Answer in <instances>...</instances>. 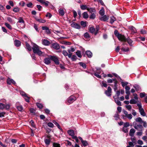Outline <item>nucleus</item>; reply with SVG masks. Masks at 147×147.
Segmentation results:
<instances>
[{
    "label": "nucleus",
    "mask_w": 147,
    "mask_h": 147,
    "mask_svg": "<svg viewBox=\"0 0 147 147\" xmlns=\"http://www.w3.org/2000/svg\"><path fill=\"white\" fill-rule=\"evenodd\" d=\"M86 53L88 57H92V53L91 52L89 51H86Z\"/></svg>",
    "instance_id": "24"
},
{
    "label": "nucleus",
    "mask_w": 147,
    "mask_h": 147,
    "mask_svg": "<svg viewBox=\"0 0 147 147\" xmlns=\"http://www.w3.org/2000/svg\"><path fill=\"white\" fill-rule=\"evenodd\" d=\"M87 10L91 14L92 13H96V10L94 8H88L87 9Z\"/></svg>",
    "instance_id": "20"
},
{
    "label": "nucleus",
    "mask_w": 147,
    "mask_h": 147,
    "mask_svg": "<svg viewBox=\"0 0 147 147\" xmlns=\"http://www.w3.org/2000/svg\"><path fill=\"white\" fill-rule=\"evenodd\" d=\"M129 29L131 31V34H134L137 32V31L136 29L133 26H130L129 27Z\"/></svg>",
    "instance_id": "14"
},
{
    "label": "nucleus",
    "mask_w": 147,
    "mask_h": 147,
    "mask_svg": "<svg viewBox=\"0 0 147 147\" xmlns=\"http://www.w3.org/2000/svg\"><path fill=\"white\" fill-rule=\"evenodd\" d=\"M44 63L46 64H49L51 63V59L49 58H45L44 60Z\"/></svg>",
    "instance_id": "22"
},
{
    "label": "nucleus",
    "mask_w": 147,
    "mask_h": 147,
    "mask_svg": "<svg viewBox=\"0 0 147 147\" xmlns=\"http://www.w3.org/2000/svg\"><path fill=\"white\" fill-rule=\"evenodd\" d=\"M102 86L106 87L107 86V84L106 83V82L105 81H103L102 82Z\"/></svg>",
    "instance_id": "41"
},
{
    "label": "nucleus",
    "mask_w": 147,
    "mask_h": 147,
    "mask_svg": "<svg viewBox=\"0 0 147 147\" xmlns=\"http://www.w3.org/2000/svg\"><path fill=\"white\" fill-rule=\"evenodd\" d=\"M135 131V130L134 129L132 128L131 129L129 133V136L131 137L133 136Z\"/></svg>",
    "instance_id": "21"
},
{
    "label": "nucleus",
    "mask_w": 147,
    "mask_h": 147,
    "mask_svg": "<svg viewBox=\"0 0 147 147\" xmlns=\"http://www.w3.org/2000/svg\"><path fill=\"white\" fill-rule=\"evenodd\" d=\"M77 57L75 55H73L71 58V60L73 61H76L77 59Z\"/></svg>",
    "instance_id": "43"
},
{
    "label": "nucleus",
    "mask_w": 147,
    "mask_h": 147,
    "mask_svg": "<svg viewBox=\"0 0 147 147\" xmlns=\"http://www.w3.org/2000/svg\"><path fill=\"white\" fill-rule=\"evenodd\" d=\"M114 34L120 40H125V38L124 36L119 34L117 30H116L115 31Z\"/></svg>",
    "instance_id": "4"
},
{
    "label": "nucleus",
    "mask_w": 147,
    "mask_h": 147,
    "mask_svg": "<svg viewBox=\"0 0 147 147\" xmlns=\"http://www.w3.org/2000/svg\"><path fill=\"white\" fill-rule=\"evenodd\" d=\"M137 105L139 107V112L140 114L143 116H145L146 115L145 113L144 110L142 107L141 104V103H138Z\"/></svg>",
    "instance_id": "5"
},
{
    "label": "nucleus",
    "mask_w": 147,
    "mask_h": 147,
    "mask_svg": "<svg viewBox=\"0 0 147 147\" xmlns=\"http://www.w3.org/2000/svg\"><path fill=\"white\" fill-rule=\"evenodd\" d=\"M112 92V89L111 87L109 86L107 90H106L105 92V93L108 96H111Z\"/></svg>",
    "instance_id": "8"
},
{
    "label": "nucleus",
    "mask_w": 147,
    "mask_h": 147,
    "mask_svg": "<svg viewBox=\"0 0 147 147\" xmlns=\"http://www.w3.org/2000/svg\"><path fill=\"white\" fill-rule=\"evenodd\" d=\"M58 12L59 15L61 16H63L65 14V10L63 9L60 8L59 9Z\"/></svg>",
    "instance_id": "19"
},
{
    "label": "nucleus",
    "mask_w": 147,
    "mask_h": 147,
    "mask_svg": "<svg viewBox=\"0 0 147 147\" xmlns=\"http://www.w3.org/2000/svg\"><path fill=\"white\" fill-rule=\"evenodd\" d=\"M125 40L123 41H127L130 45L131 46L132 45V43L133 42V41L131 40V39L129 38H128L127 39L125 38Z\"/></svg>",
    "instance_id": "23"
},
{
    "label": "nucleus",
    "mask_w": 147,
    "mask_h": 147,
    "mask_svg": "<svg viewBox=\"0 0 147 147\" xmlns=\"http://www.w3.org/2000/svg\"><path fill=\"white\" fill-rule=\"evenodd\" d=\"M20 94L23 96L25 97V98H24L26 102H29L30 98L28 96L27 94L23 92H21Z\"/></svg>",
    "instance_id": "6"
},
{
    "label": "nucleus",
    "mask_w": 147,
    "mask_h": 147,
    "mask_svg": "<svg viewBox=\"0 0 147 147\" xmlns=\"http://www.w3.org/2000/svg\"><path fill=\"white\" fill-rule=\"evenodd\" d=\"M84 37L85 38H88L90 37V36L89 34L87 33H85L84 35Z\"/></svg>",
    "instance_id": "45"
},
{
    "label": "nucleus",
    "mask_w": 147,
    "mask_h": 147,
    "mask_svg": "<svg viewBox=\"0 0 147 147\" xmlns=\"http://www.w3.org/2000/svg\"><path fill=\"white\" fill-rule=\"evenodd\" d=\"M36 105L37 107L40 109H42V108L43 106L41 104L38 103H36Z\"/></svg>",
    "instance_id": "37"
},
{
    "label": "nucleus",
    "mask_w": 147,
    "mask_h": 147,
    "mask_svg": "<svg viewBox=\"0 0 147 147\" xmlns=\"http://www.w3.org/2000/svg\"><path fill=\"white\" fill-rule=\"evenodd\" d=\"M81 25L83 27H85L86 26V22L83 21H82L80 22Z\"/></svg>",
    "instance_id": "47"
},
{
    "label": "nucleus",
    "mask_w": 147,
    "mask_h": 147,
    "mask_svg": "<svg viewBox=\"0 0 147 147\" xmlns=\"http://www.w3.org/2000/svg\"><path fill=\"white\" fill-rule=\"evenodd\" d=\"M44 142L46 145L48 146L49 145L51 141L49 139H45Z\"/></svg>",
    "instance_id": "27"
},
{
    "label": "nucleus",
    "mask_w": 147,
    "mask_h": 147,
    "mask_svg": "<svg viewBox=\"0 0 147 147\" xmlns=\"http://www.w3.org/2000/svg\"><path fill=\"white\" fill-rule=\"evenodd\" d=\"M126 117L129 119H131L132 117V116L131 114H128L127 115H126Z\"/></svg>",
    "instance_id": "52"
},
{
    "label": "nucleus",
    "mask_w": 147,
    "mask_h": 147,
    "mask_svg": "<svg viewBox=\"0 0 147 147\" xmlns=\"http://www.w3.org/2000/svg\"><path fill=\"white\" fill-rule=\"evenodd\" d=\"M67 133L70 136H73L74 135V131L73 130H69L67 131Z\"/></svg>",
    "instance_id": "25"
},
{
    "label": "nucleus",
    "mask_w": 147,
    "mask_h": 147,
    "mask_svg": "<svg viewBox=\"0 0 147 147\" xmlns=\"http://www.w3.org/2000/svg\"><path fill=\"white\" fill-rule=\"evenodd\" d=\"M83 17L84 18H87L88 17V15L87 13L86 12H84L83 13Z\"/></svg>",
    "instance_id": "32"
},
{
    "label": "nucleus",
    "mask_w": 147,
    "mask_h": 147,
    "mask_svg": "<svg viewBox=\"0 0 147 147\" xmlns=\"http://www.w3.org/2000/svg\"><path fill=\"white\" fill-rule=\"evenodd\" d=\"M80 65L84 69H85L86 68V65L84 63L82 62H80L79 63Z\"/></svg>",
    "instance_id": "42"
},
{
    "label": "nucleus",
    "mask_w": 147,
    "mask_h": 147,
    "mask_svg": "<svg viewBox=\"0 0 147 147\" xmlns=\"http://www.w3.org/2000/svg\"><path fill=\"white\" fill-rule=\"evenodd\" d=\"M81 142L82 144L84 146H86L88 145L87 142L86 141H84L83 140Z\"/></svg>",
    "instance_id": "49"
},
{
    "label": "nucleus",
    "mask_w": 147,
    "mask_h": 147,
    "mask_svg": "<svg viewBox=\"0 0 147 147\" xmlns=\"http://www.w3.org/2000/svg\"><path fill=\"white\" fill-rule=\"evenodd\" d=\"M39 2L46 6H48L49 4L50 3L49 2L45 0H40Z\"/></svg>",
    "instance_id": "15"
},
{
    "label": "nucleus",
    "mask_w": 147,
    "mask_h": 147,
    "mask_svg": "<svg viewBox=\"0 0 147 147\" xmlns=\"http://www.w3.org/2000/svg\"><path fill=\"white\" fill-rule=\"evenodd\" d=\"M76 55L78 56L80 58L82 57V55H81V52L80 51H78L76 53Z\"/></svg>",
    "instance_id": "34"
},
{
    "label": "nucleus",
    "mask_w": 147,
    "mask_h": 147,
    "mask_svg": "<svg viewBox=\"0 0 147 147\" xmlns=\"http://www.w3.org/2000/svg\"><path fill=\"white\" fill-rule=\"evenodd\" d=\"M14 43L15 46L17 47H19L21 45V42L20 41L18 40H15L14 41Z\"/></svg>",
    "instance_id": "26"
},
{
    "label": "nucleus",
    "mask_w": 147,
    "mask_h": 147,
    "mask_svg": "<svg viewBox=\"0 0 147 147\" xmlns=\"http://www.w3.org/2000/svg\"><path fill=\"white\" fill-rule=\"evenodd\" d=\"M99 30V26H96V28L91 27L90 28L89 30L90 32L92 33H94L95 35H96L98 33Z\"/></svg>",
    "instance_id": "3"
},
{
    "label": "nucleus",
    "mask_w": 147,
    "mask_h": 147,
    "mask_svg": "<svg viewBox=\"0 0 147 147\" xmlns=\"http://www.w3.org/2000/svg\"><path fill=\"white\" fill-rule=\"evenodd\" d=\"M137 102L134 99H131L129 102V103L131 104H136Z\"/></svg>",
    "instance_id": "40"
},
{
    "label": "nucleus",
    "mask_w": 147,
    "mask_h": 147,
    "mask_svg": "<svg viewBox=\"0 0 147 147\" xmlns=\"http://www.w3.org/2000/svg\"><path fill=\"white\" fill-rule=\"evenodd\" d=\"M116 20V18L114 16H111L110 18V22L112 24Z\"/></svg>",
    "instance_id": "29"
},
{
    "label": "nucleus",
    "mask_w": 147,
    "mask_h": 147,
    "mask_svg": "<svg viewBox=\"0 0 147 147\" xmlns=\"http://www.w3.org/2000/svg\"><path fill=\"white\" fill-rule=\"evenodd\" d=\"M33 53L36 54L39 56H42L44 53L40 50V47L35 44H34L32 48Z\"/></svg>",
    "instance_id": "1"
},
{
    "label": "nucleus",
    "mask_w": 147,
    "mask_h": 147,
    "mask_svg": "<svg viewBox=\"0 0 147 147\" xmlns=\"http://www.w3.org/2000/svg\"><path fill=\"white\" fill-rule=\"evenodd\" d=\"M51 59L56 64H59V60L57 57L54 56L51 57Z\"/></svg>",
    "instance_id": "12"
},
{
    "label": "nucleus",
    "mask_w": 147,
    "mask_h": 147,
    "mask_svg": "<svg viewBox=\"0 0 147 147\" xmlns=\"http://www.w3.org/2000/svg\"><path fill=\"white\" fill-rule=\"evenodd\" d=\"M18 22L19 23H22L23 24L22 28L24 27L25 22L24 20H23L22 18V17H20L18 18Z\"/></svg>",
    "instance_id": "18"
},
{
    "label": "nucleus",
    "mask_w": 147,
    "mask_h": 147,
    "mask_svg": "<svg viewBox=\"0 0 147 147\" xmlns=\"http://www.w3.org/2000/svg\"><path fill=\"white\" fill-rule=\"evenodd\" d=\"M140 32L141 34H147V32L144 29H142L141 30Z\"/></svg>",
    "instance_id": "51"
},
{
    "label": "nucleus",
    "mask_w": 147,
    "mask_h": 147,
    "mask_svg": "<svg viewBox=\"0 0 147 147\" xmlns=\"http://www.w3.org/2000/svg\"><path fill=\"white\" fill-rule=\"evenodd\" d=\"M62 53L65 56H67L68 55V53L65 50L63 51Z\"/></svg>",
    "instance_id": "55"
},
{
    "label": "nucleus",
    "mask_w": 147,
    "mask_h": 147,
    "mask_svg": "<svg viewBox=\"0 0 147 147\" xmlns=\"http://www.w3.org/2000/svg\"><path fill=\"white\" fill-rule=\"evenodd\" d=\"M32 5L33 4L31 2H30L27 4V6L28 7L31 8L32 7Z\"/></svg>",
    "instance_id": "56"
},
{
    "label": "nucleus",
    "mask_w": 147,
    "mask_h": 147,
    "mask_svg": "<svg viewBox=\"0 0 147 147\" xmlns=\"http://www.w3.org/2000/svg\"><path fill=\"white\" fill-rule=\"evenodd\" d=\"M123 127H127L129 126V123L128 122H125L124 124Z\"/></svg>",
    "instance_id": "57"
},
{
    "label": "nucleus",
    "mask_w": 147,
    "mask_h": 147,
    "mask_svg": "<svg viewBox=\"0 0 147 147\" xmlns=\"http://www.w3.org/2000/svg\"><path fill=\"white\" fill-rule=\"evenodd\" d=\"M126 108L129 111L131 110L132 109L131 106V105H126L125 106Z\"/></svg>",
    "instance_id": "39"
},
{
    "label": "nucleus",
    "mask_w": 147,
    "mask_h": 147,
    "mask_svg": "<svg viewBox=\"0 0 147 147\" xmlns=\"http://www.w3.org/2000/svg\"><path fill=\"white\" fill-rule=\"evenodd\" d=\"M142 123H143V125L144 127H147V124L146 121H143V122H142Z\"/></svg>",
    "instance_id": "60"
},
{
    "label": "nucleus",
    "mask_w": 147,
    "mask_h": 147,
    "mask_svg": "<svg viewBox=\"0 0 147 147\" xmlns=\"http://www.w3.org/2000/svg\"><path fill=\"white\" fill-rule=\"evenodd\" d=\"M7 83L8 84L10 85L11 83L15 84L16 82L13 79L9 78L7 80Z\"/></svg>",
    "instance_id": "17"
},
{
    "label": "nucleus",
    "mask_w": 147,
    "mask_h": 147,
    "mask_svg": "<svg viewBox=\"0 0 147 147\" xmlns=\"http://www.w3.org/2000/svg\"><path fill=\"white\" fill-rule=\"evenodd\" d=\"M123 131L125 133H127L128 132L127 128V127H124L123 128Z\"/></svg>",
    "instance_id": "50"
},
{
    "label": "nucleus",
    "mask_w": 147,
    "mask_h": 147,
    "mask_svg": "<svg viewBox=\"0 0 147 147\" xmlns=\"http://www.w3.org/2000/svg\"><path fill=\"white\" fill-rule=\"evenodd\" d=\"M128 144H129V146H130L131 147H133L134 146L133 143L131 142H128Z\"/></svg>",
    "instance_id": "61"
},
{
    "label": "nucleus",
    "mask_w": 147,
    "mask_h": 147,
    "mask_svg": "<svg viewBox=\"0 0 147 147\" xmlns=\"http://www.w3.org/2000/svg\"><path fill=\"white\" fill-rule=\"evenodd\" d=\"M95 14L96 13H92L91 14V15L90 16V18L92 19H94L96 17Z\"/></svg>",
    "instance_id": "35"
},
{
    "label": "nucleus",
    "mask_w": 147,
    "mask_h": 147,
    "mask_svg": "<svg viewBox=\"0 0 147 147\" xmlns=\"http://www.w3.org/2000/svg\"><path fill=\"white\" fill-rule=\"evenodd\" d=\"M42 28L43 30H45L47 33L49 34L51 33V32L49 28L47 26H42Z\"/></svg>",
    "instance_id": "16"
},
{
    "label": "nucleus",
    "mask_w": 147,
    "mask_h": 147,
    "mask_svg": "<svg viewBox=\"0 0 147 147\" xmlns=\"http://www.w3.org/2000/svg\"><path fill=\"white\" fill-rule=\"evenodd\" d=\"M13 11L15 12H17L19 11H20V9L18 7H15L13 8Z\"/></svg>",
    "instance_id": "54"
},
{
    "label": "nucleus",
    "mask_w": 147,
    "mask_h": 147,
    "mask_svg": "<svg viewBox=\"0 0 147 147\" xmlns=\"http://www.w3.org/2000/svg\"><path fill=\"white\" fill-rule=\"evenodd\" d=\"M16 107L18 110L20 111H22L23 109V108L22 105L17 106Z\"/></svg>",
    "instance_id": "33"
},
{
    "label": "nucleus",
    "mask_w": 147,
    "mask_h": 147,
    "mask_svg": "<svg viewBox=\"0 0 147 147\" xmlns=\"http://www.w3.org/2000/svg\"><path fill=\"white\" fill-rule=\"evenodd\" d=\"M76 99V97L73 96H71L69 98L68 100V102L69 104H71L73 103Z\"/></svg>",
    "instance_id": "7"
},
{
    "label": "nucleus",
    "mask_w": 147,
    "mask_h": 147,
    "mask_svg": "<svg viewBox=\"0 0 147 147\" xmlns=\"http://www.w3.org/2000/svg\"><path fill=\"white\" fill-rule=\"evenodd\" d=\"M94 76H96L98 78H101V76H100V75H99V74H97L96 73H94Z\"/></svg>",
    "instance_id": "62"
},
{
    "label": "nucleus",
    "mask_w": 147,
    "mask_h": 147,
    "mask_svg": "<svg viewBox=\"0 0 147 147\" xmlns=\"http://www.w3.org/2000/svg\"><path fill=\"white\" fill-rule=\"evenodd\" d=\"M135 121L136 122H139L140 123H142V122H143V121L140 117H138L136 118L135 119Z\"/></svg>",
    "instance_id": "30"
},
{
    "label": "nucleus",
    "mask_w": 147,
    "mask_h": 147,
    "mask_svg": "<svg viewBox=\"0 0 147 147\" xmlns=\"http://www.w3.org/2000/svg\"><path fill=\"white\" fill-rule=\"evenodd\" d=\"M109 17L107 16L106 15L104 16H102L99 17V19L101 20L104 22L107 21L109 19Z\"/></svg>",
    "instance_id": "10"
},
{
    "label": "nucleus",
    "mask_w": 147,
    "mask_h": 147,
    "mask_svg": "<svg viewBox=\"0 0 147 147\" xmlns=\"http://www.w3.org/2000/svg\"><path fill=\"white\" fill-rule=\"evenodd\" d=\"M145 93L144 92H142L140 94V96L141 98H143L145 96Z\"/></svg>",
    "instance_id": "63"
},
{
    "label": "nucleus",
    "mask_w": 147,
    "mask_h": 147,
    "mask_svg": "<svg viewBox=\"0 0 147 147\" xmlns=\"http://www.w3.org/2000/svg\"><path fill=\"white\" fill-rule=\"evenodd\" d=\"M26 49L29 51H31L32 50L30 46L27 42L26 43Z\"/></svg>",
    "instance_id": "28"
},
{
    "label": "nucleus",
    "mask_w": 147,
    "mask_h": 147,
    "mask_svg": "<svg viewBox=\"0 0 147 147\" xmlns=\"http://www.w3.org/2000/svg\"><path fill=\"white\" fill-rule=\"evenodd\" d=\"M5 108V105L2 103H0V109H4Z\"/></svg>",
    "instance_id": "46"
},
{
    "label": "nucleus",
    "mask_w": 147,
    "mask_h": 147,
    "mask_svg": "<svg viewBox=\"0 0 147 147\" xmlns=\"http://www.w3.org/2000/svg\"><path fill=\"white\" fill-rule=\"evenodd\" d=\"M99 13L101 16H103L104 14V11L103 9H101Z\"/></svg>",
    "instance_id": "58"
},
{
    "label": "nucleus",
    "mask_w": 147,
    "mask_h": 147,
    "mask_svg": "<svg viewBox=\"0 0 147 147\" xmlns=\"http://www.w3.org/2000/svg\"><path fill=\"white\" fill-rule=\"evenodd\" d=\"M36 21L42 23H44L46 21L42 19H36Z\"/></svg>",
    "instance_id": "38"
},
{
    "label": "nucleus",
    "mask_w": 147,
    "mask_h": 147,
    "mask_svg": "<svg viewBox=\"0 0 147 147\" xmlns=\"http://www.w3.org/2000/svg\"><path fill=\"white\" fill-rule=\"evenodd\" d=\"M116 97V96H113V98L114 99V100H115V102H117V101H118V100H119V97Z\"/></svg>",
    "instance_id": "64"
},
{
    "label": "nucleus",
    "mask_w": 147,
    "mask_h": 147,
    "mask_svg": "<svg viewBox=\"0 0 147 147\" xmlns=\"http://www.w3.org/2000/svg\"><path fill=\"white\" fill-rule=\"evenodd\" d=\"M5 25L9 29L11 30L12 29L11 26L7 23H5Z\"/></svg>",
    "instance_id": "44"
},
{
    "label": "nucleus",
    "mask_w": 147,
    "mask_h": 147,
    "mask_svg": "<svg viewBox=\"0 0 147 147\" xmlns=\"http://www.w3.org/2000/svg\"><path fill=\"white\" fill-rule=\"evenodd\" d=\"M121 82L122 86L123 87H124L125 86H127V85L128 84V83L127 82H123V81L122 80H121Z\"/></svg>",
    "instance_id": "31"
},
{
    "label": "nucleus",
    "mask_w": 147,
    "mask_h": 147,
    "mask_svg": "<svg viewBox=\"0 0 147 147\" xmlns=\"http://www.w3.org/2000/svg\"><path fill=\"white\" fill-rule=\"evenodd\" d=\"M71 26L72 27L76 29H79L80 28V25L75 22H73L71 23Z\"/></svg>",
    "instance_id": "11"
},
{
    "label": "nucleus",
    "mask_w": 147,
    "mask_h": 147,
    "mask_svg": "<svg viewBox=\"0 0 147 147\" xmlns=\"http://www.w3.org/2000/svg\"><path fill=\"white\" fill-rule=\"evenodd\" d=\"M121 49L122 51H123L124 52H127L129 50V48L128 47L126 48L123 47Z\"/></svg>",
    "instance_id": "48"
},
{
    "label": "nucleus",
    "mask_w": 147,
    "mask_h": 147,
    "mask_svg": "<svg viewBox=\"0 0 147 147\" xmlns=\"http://www.w3.org/2000/svg\"><path fill=\"white\" fill-rule=\"evenodd\" d=\"M133 125L134 127L138 131H142L144 129L142 125L137 124L136 122H133Z\"/></svg>",
    "instance_id": "2"
},
{
    "label": "nucleus",
    "mask_w": 147,
    "mask_h": 147,
    "mask_svg": "<svg viewBox=\"0 0 147 147\" xmlns=\"http://www.w3.org/2000/svg\"><path fill=\"white\" fill-rule=\"evenodd\" d=\"M51 47L55 49L58 50L59 49L60 47L58 43H55L52 44Z\"/></svg>",
    "instance_id": "9"
},
{
    "label": "nucleus",
    "mask_w": 147,
    "mask_h": 147,
    "mask_svg": "<svg viewBox=\"0 0 147 147\" xmlns=\"http://www.w3.org/2000/svg\"><path fill=\"white\" fill-rule=\"evenodd\" d=\"M48 125L49 127H53L54 126L53 124L51 122L49 123H48Z\"/></svg>",
    "instance_id": "59"
},
{
    "label": "nucleus",
    "mask_w": 147,
    "mask_h": 147,
    "mask_svg": "<svg viewBox=\"0 0 147 147\" xmlns=\"http://www.w3.org/2000/svg\"><path fill=\"white\" fill-rule=\"evenodd\" d=\"M80 8L82 10H85L88 8L86 5H82L80 6Z\"/></svg>",
    "instance_id": "36"
},
{
    "label": "nucleus",
    "mask_w": 147,
    "mask_h": 147,
    "mask_svg": "<svg viewBox=\"0 0 147 147\" xmlns=\"http://www.w3.org/2000/svg\"><path fill=\"white\" fill-rule=\"evenodd\" d=\"M42 43L43 45L46 46L49 45L50 44V41L47 39L42 40Z\"/></svg>",
    "instance_id": "13"
},
{
    "label": "nucleus",
    "mask_w": 147,
    "mask_h": 147,
    "mask_svg": "<svg viewBox=\"0 0 147 147\" xmlns=\"http://www.w3.org/2000/svg\"><path fill=\"white\" fill-rule=\"evenodd\" d=\"M53 147H60V144H59L54 143L53 144Z\"/></svg>",
    "instance_id": "53"
}]
</instances>
